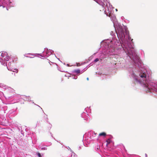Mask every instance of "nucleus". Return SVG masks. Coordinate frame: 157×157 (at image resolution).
<instances>
[{"instance_id":"nucleus-1","label":"nucleus","mask_w":157,"mask_h":157,"mask_svg":"<svg viewBox=\"0 0 157 157\" xmlns=\"http://www.w3.org/2000/svg\"><path fill=\"white\" fill-rule=\"evenodd\" d=\"M140 77V78L139 80H138L140 83H143L144 86L147 87V85L145 84L144 82L143 81L146 82V75L145 73H141L139 75Z\"/></svg>"},{"instance_id":"nucleus-2","label":"nucleus","mask_w":157,"mask_h":157,"mask_svg":"<svg viewBox=\"0 0 157 157\" xmlns=\"http://www.w3.org/2000/svg\"><path fill=\"white\" fill-rule=\"evenodd\" d=\"M128 33V32H127L126 29L124 30L122 29H120L119 30V34L117 35V36L118 37H120L121 40H124V37H125L124 33H125L126 34H127Z\"/></svg>"},{"instance_id":"nucleus-3","label":"nucleus","mask_w":157,"mask_h":157,"mask_svg":"<svg viewBox=\"0 0 157 157\" xmlns=\"http://www.w3.org/2000/svg\"><path fill=\"white\" fill-rule=\"evenodd\" d=\"M2 57L4 58V59L6 61H8L10 58L7 52H2L1 54Z\"/></svg>"},{"instance_id":"nucleus-4","label":"nucleus","mask_w":157,"mask_h":157,"mask_svg":"<svg viewBox=\"0 0 157 157\" xmlns=\"http://www.w3.org/2000/svg\"><path fill=\"white\" fill-rule=\"evenodd\" d=\"M136 59H137L134 60V61L135 63H137L139 64L138 63H140V60L139 58L138 57H136Z\"/></svg>"},{"instance_id":"nucleus-5","label":"nucleus","mask_w":157,"mask_h":157,"mask_svg":"<svg viewBox=\"0 0 157 157\" xmlns=\"http://www.w3.org/2000/svg\"><path fill=\"white\" fill-rule=\"evenodd\" d=\"M106 135V133L104 132H102V133H100L99 134V136H105Z\"/></svg>"},{"instance_id":"nucleus-6","label":"nucleus","mask_w":157,"mask_h":157,"mask_svg":"<svg viewBox=\"0 0 157 157\" xmlns=\"http://www.w3.org/2000/svg\"><path fill=\"white\" fill-rule=\"evenodd\" d=\"M80 70L79 69H77L75 70L74 72L76 74H79L80 73Z\"/></svg>"},{"instance_id":"nucleus-7","label":"nucleus","mask_w":157,"mask_h":157,"mask_svg":"<svg viewBox=\"0 0 157 157\" xmlns=\"http://www.w3.org/2000/svg\"><path fill=\"white\" fill-rule=\"evenodd\" d=\"M110 142H111L110 140L109 139H108L106 140V142H107L106 145H107L109 144L110 143Z\"/></svg>"},{"instance_id":"nucleus-8","label":"nucleus","mask_w":157,"mask_h":157,"mask_svg":"<svg viewBox=\"0 0 157 157\" xmlns=\"http://www.w3.org/2000/svg\"><path fill=\"white\" fill-rule=\"evenodd\" d=\"M99 61V59L98 58L94 60V62H96Z\"/></svg>"},{"instance_id":"nucleus-9","label":"nucleus","mask_w":157,"mask_h":157,"mask_svg":"<svg viewBox=\"0 0 157 157\" xmlns=\"http://www.w3.org/2000/svg\"><path fill=\"white\" fill-rule=\"evenodd\" d=\"M15 71H12L14 72H16L17 73L18 72V70L17 69H14Z\"/></svg>"},{"instance_id":"nucleus-10","label":"nucleus","mask_w":157,"mask_h":157,"mask_svg":"<svg viewBox=\"0 0 157 157\" xmlns=\"http://www.w3.org/2000/svg\"><path fill=\"white\" fill-rule=\"evenodd\" d=\"M38 156L39 157H42L40 153H38L37 154Z\"/></svg>"},{"instance_id":"nucleus-11","label":"nucleus","mask_w":157,"mask_h":157,"mask_svg":"<svg viewBox=\"0 0 157 157\" xmlns=\"http://www.w3.org/2000/svg\"><path fill=\"white\" fill-rule=\"evenodd\" d=\"M3 8H5V10H8V9L7 8H5V6H3Z\"/></svg>"},{"instance_id":"nucleus-12","label":"nucleus","mask_w":157,"mask_h":157,"mask_svg":"<svg viewBox=\"0 0 157 157\" xmlns=\"http://www.w3.org/2000/svg\"><path fill=\"white\" fill-rule=\"evenodd\" d=\"M80 65V64H79V63H78V64L77 63V66H79Z\"/></svg>"},{"instance_id":"nucleus-13","label":"nucleus","mask_w":157,"mask_h":157,"mask_svg":"<svg viewBox=\"0 0 157 157\" xmlns=\"http://www.w3.org/2000/svg\"><path fill=\"white\" fill-rule=\"evenodd\" d=\"M146 157H147V155L146 154H145Z\"/></svg>"},{"instance_id":"nucleus-14","label":"nucleus","mask_w":157,"mask_h":157,"mask_svg":"<svg viewBox=\"0 0 157 157\" xmlns=\"http://www.w3.org/2000/svg\"><path fill=\"white\" fill-rule=\"evenodd\" d=\"M86 79H87V80H88H88H89V78H88H88H86Z\"/></svg>"},{"instance_id":"nucleus-15","label":"nucleus","mask_w":157,"mask_h":157,"mask_svg":"<svg viewBox=\"0 0 157 157\" xmlns=\"http://www.w3.org/2000/svg\"><path fill=\"white\" fill-rule=\"evenodd\" d=\"M100 7L102 8H103V7H102V6H100Z\"/></svg>"}]
</instances>
